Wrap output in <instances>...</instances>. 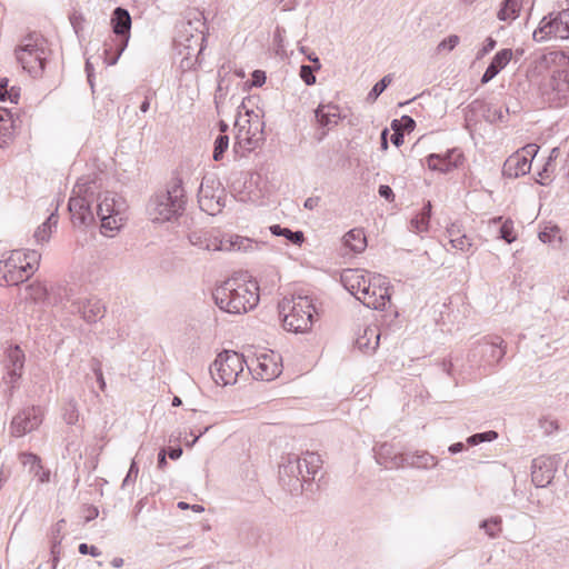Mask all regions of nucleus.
<instances>
[{
  "label": "nucleus",
  "mask_w": 569,
  "mask_h": 569,
  "mask_svg": "<svg viewBox=\"0 0 569 569\" xmlns=\"http://www.w3.org/2000/svg\"><path fill=\"white\" fill-rule=\"evenodd\" d=\"M236 127L238 132L236 134L234 149L240 148L243 151H253L262 144L264 140V121L258 112L246 110L244 116H240L237 119Z\"/></svg>",
  "instance_id": "nucleus-12"
},
{
  "label": "nucleus",
  "mask_w": 569,
  "mask_h": 569,
  "mask_svg": "<svg viewBox=\"0 0 569 569\" xmlns=\"http://www.w3.org/2000/svg\"><path fill=\"white\" fill-rule=\"evenodd\" d=\"M532 37L537 42H545L551 38L569 39V9L545 16Z\"/></svg>",
  "instance_id": "nucleus-14"
},
{
  "label": "nucleus",
  "mask_w": 569,
  "mask_h": 569,
  "mask_svg": "<svg viewBox=\"0 0 569 569\" xmlns=\"http://www.w3.org/2000/svg\"><path fill=\"white\" fill-rule=\"evenodd\" d=\"M280 357L274 352L260 353L250 361L247 360L246 367L248 375H251L257 380L270 381L281 373V366L279 363Z\"/></svg>",
  "instance_id": "nucleus-16"
},
{
  "label": "nucleus",
  "mask_w": 569,
  "mask_h": 569,
  "mask_svg": "<svg viewBox=\"0 0 569 569\" xmlns=\"http://www.w3.org/2000/svg\"><path fill=\"white\" fill-rule=\"evenodd\" d=\"M560 153L559 148H552L550 154L543 164L542 169L538 172L539 179L537 180L540 184L547 186L551 180L556 171V159Z\"/></svg>",
  "instance_id": "nucleus-33"
},
{
  "label": "nucleus",
  "mask_w": 569,
  "mask_h": 569,
  "mask_svg": "<svg viewBox=\"0 0 569 569\" xmlns=\"http://www.w3.org/2000/svg\"><path fill=\"white\" fill-rule=\"evenodd\" d=\"M401 122L403 123L405 129H407L408 131L413 130L416 126L415 120L409 116H403L401 118Z\"/></svg>",
  "instance_id": "nucleus-62"
},
{
  "label": "nucleus",
  "mask_w": 569,
  "mask_h": 569,
  "mask_svg": "<svg viewBox=\"0 0 569 569\" xmlns=\"http://www.w3.org/2000/svg\"><path fill=\"white\" fill-rule=\"evenodd\" d=\"M447 237L453 249L469 251L472 248L471 239L463 232L462 226L458 222L451 223L447 228Z\"/></svg>",
  "instance_id": "nucleus-25"
},
{
  "label": "nucleus",
  "mask_w": 569,
  "mask_h": 569,
  "mask_svg": "<svg viewBox=\"0 0 569 569\" xmlns=\"http://www.w3.org/2000/svg\"><path fill=\"white\" fill-rule=\"evenodd\" d=\"M462 161V153L457 149L448 150L443 154L431 153L427 157V164L430 170H437L442 173L450 172Z\"/></svg>",
  "instance_id": "nucleus-19"
},
{
  "label": "nucleus",
  "mask_w": 569,
  "mask_h": 569,
  "mask_svg": "<svg viewBox=\"0 0 569 569\" xmlns=\"http://www.w3.org/2000/svg\"><path fill=\"white\" fill-rule=\"evenodd\" d=\"M266 82V73L261 70H256L252 73L251 86L261 87Z\"/></svg>",
  "instance_id": "nucleus-54"
},
{
  "label": "nucleus",
  "mask_w": 569,
  "mask_h": 569,
  "mask_svg": "<svg viewBox=\"0 0 569 569\" xmlns=\"http://www.w3.org/2000/svg\"><path fill=\"white\" fill-rule=\"evenodd\" d=\"M92 370L97 377V381L101 388V390H104L106 388V381L103 379L102 370L99 362H96L92 367Z\"/></svg>",
  "instance_id": "nucleus-57"
},
{
  "label": "nucleus",
  "mask_w": 569,
  "mask_h": 569,
  "mask_svg": "<svg viewBox=\"0 0 569 569\" xmlns=\"http://www.w3.org/2000/svg\"><path fill=\"white\" fill-rule=\"evenodd\" d=\"M465 449V445L462 442H456V443H452L448 450L450 453L452 455H456V453H459L461 452L462 450Z\"/></svg>",
  "instance_id": "nucleus-63"
},
{
  "label": "nucleus",
  "mask_w": 569,
  "mask_h": 569,
  "mask_svg": "<svg viewBox=\"0 0 569 569\" xmlns=\"http://www.w3.org/2000/svg\"><path fill=\"white\" fill-rule=\"evenodd\" d=\"M340 279L346 290L370 309L385 310L390 303L389 282L381 274H370L361 269H346Z\"/></svg>",
  "instance_id": "nucleus-2"
},
{
  "label": "nucleus",
  "mask_w": 569,
  "mask_h": 569,
  "mask_svg": "<svg viewBox=\"0 0 569 569\" xmlns=\"http://www.w3.org/2000/svg\"><path fill=\"white\" fill-rule=\"evenodd\" d=\"M496 44H497V41L492 37H488L486 39L482 48L478 50V52L476 54V59L477 60L482 59L486 54H488L491 50L495 49Z\"/></svg>",
  "instance_id": "nucleus-50"
},
{
  "label": "nucleus",
  "mask_w": 569,
  "mask_h": 569,
  "mask_svg": "<svg viewBox=\"0 0 569 569\" xmlns=\"http://www.w3.org/2000/svg\"><path fill=\"white\" fill-rule=\"evenodd\" d=\"M480 529L485 530L486 535L491 538H498L502 530L501 517H491L480 522Z\"/></svg>",
  "instance_id": "nucleus-39"
},
{
  "label": "nucleus",
  "mask_w": 569,
  "mask_h": 569,
  "mask_svg": "<svg viewBox=\"0 0 569 569\" xmlns=\"http://www.w3.org/2000/svg\"><path fill=\"white\" fill-rule=\"evenodd\" d=\"M8 379L14 383L22 373L24 366V353L19 346H10L6 351Z\"/></svg>",
  "instance_id": "nucleus-22"
},
{
  "label": "nucleus",
  "mask_w": 569,
  "mask_h": 569,
  "mask_svg": "<svg viewBox=\"0 0 569 569\" xmlns=\"http://www.w3.org/2000/svg\"><path fill=\"white\" fill-rule=\"evenodd\" d=\"M23 250H13L3 261H0V281L9 286H17L28 279L27 269L22 261Z\"/></svg>",
  "instance_id": "nucleus-17"
},
{
  "label": "nucleus",
  "mask_w": 569,
  "mask_h": 569,
  "mask_svg": "<svg viewBox=\"0 0 569 569\" xmlns=\"http://www.w3.org/2000/svg\"><path fill=\"white\" fill-rule=\"evenodd\" d=\"M315 299L309 296H293L279 302V315L284 330L305 333L311 330L318 317Z\"/></svg>",
  "instance_id": "nucleus-8"
},
{
  "label": "nucleus",
  "mask_w": 569,
  "mask_h": 569,
  "mask_svg": "<svg viewBox=\"0 0 569 569\" xmlns=\"http://www.w3.org/2000/svg\"><path fill=\"white\" fill-rule=\"evenodd\" d=\"M378 192L381 198H383L388 201H393V199H395V193H393L392 189L387 184H381L379 187Z\"/></svg>",
  "instance_id": "nucleus-55"
},
{
  "label": "nucleus",
  "mask_w": 569,
  "mask_h": 569,
  "mask_svg": "<svg viewBox=\"0 0 569 569\" xmlns=\"http://www.w3.org/2000/svg\"><path fill=\"white\" fill-rule=\"evenodd\" d=\"M498 438V433L493 430L475 433L467 439V443L470 446H477L482 442H490Z\"/></svg>",
  "instance_id": "nucleus-44"
},
{
  "label": "nucleus",
  "mask_w": 569,
  "mask_h": 569,
  "mask_svg": "<svg viewBox=\"0 0 569 569\" xmlns=\"http://www.w3.org/2000/svg\"><path fill=\"white\" fill-rule=\"evenodd\" d=\"M315 113L321 127H329L330 124L337 123L339 108L335 104H319Z\"/></svg>",
  "instance_id": "nucleus-30"
},
{
  "label": "nucleus",
  "mask_w": 569,
  "mask_h": 569,
  "mask_svg": "<svg viewBox=\"0 0 569 569\" xmlns=\"http://www.w3.org/2000/svg\"><path fill=\"white\" fill-rule=\"evenodd\" d=\"M48 56V42L38 33H30L24 37L16 50L18 62L33 77H38L43 72Z\"/></svg>",
  "instance_id": "nucleus-10"
},
{
  "label": "nucleus",
  "mask_w": 569,
  "mask_h": 569,
  "mask_svg": "<svg viewBox=\"0 0 569 569\" xmlns=\"http://www.w3.org/2000/svg\"><path fill=\"white\" fill-rule=\"evenodd\" d=\"M520 12V4L517 0H503L497 17L500 21L515 20Z\"/></svg>",
  "instance_id": "nucleus-35"
},
{
  "label": "nucleus",
  "mask_w": 569,
  "mask_h": 569,
  "mask_svg": "<svg viewBox=\"0 0 569 569\" xmlns=\"http://www.w3.org/2000/svg\"><path fill=\"white\" fill-rule=\"evenodd\" d=\"M229 146V137L226 134H219L214 141L213 159L219 161Z\"/></svg>",
  "instance_id": "nucleus-45"
},
{
  "label": "nucleus",
  "mask_w": 569,
  "mask_h": 569,
  "mask_svg": "<svg viewBox=\"0 0 569 569\" xmlns=\"http://www.w3.org/2000/svg\"><path fill=\"white\" fill-rule=\"evenodd\" d=\"M8 82L9 80L7 78L0 79V101H6V96L9 89Z\"/></svg>",
  "instance_id": "nucleus-61"
},
{
  "label": "nucleus",
  "mask_w": 569,
  "mask_h": 569,
  "mask_svg": "<svg viewBox=\"0 0 569 569\" xmlns=\"http://www.w3.org/2000/svg\"><path fill=\"white\" fill-rule=\"evenodd\" d=\"M539 240L543 243H549L553 247H559L562 242L560 228L557 226L546 227L539 232Z\"/></svg>",
  "instance_id": "nucleus-38"
},
{
  "label": "nucleus",
  "mask_w": 569,
  "mask_h": 569,
  "mask_svg": "<svg viewBox=\"0 0 569 569\" xmlns=\"http://www.w3.org/2000/svg\"><path fill=\"white\" fill-rule=\"evenodd\" d=\"M18 118L13 113L0 107V144L4 147L13 138L17 130Z\"/></svg>",
  "instance_id": "nucleus-24"
},
{
  "label": "nucleus",
  "mask_w": 569,
  "mask_h": 569,
  "mask_svg": "<svg viewBox=\"0 0 569 569\" xmlns=\"http://www.w3.org/2000/svg\"><path fill=\"white\" fill-rule=\"evenodd\" d=\"M471 109L473 111L480 112L485 120L491 123L502 121L506 118V113L508 112V109L503 110L502 107L480 101L472 102Z\"/></svg>",
  "instance_id": "nucleus-27"
},
{
  "label": "nucleus",
  "mask_w": 569,
  "mask_h": 569,
  "mask_svg": "<svg viewBox=\"0 0 569 569\" xmlns=\"http://www.w3.org/2000/svg\"><path fill=\"white\" fill-rule=\"evenodd\" d=\"M513 57V51L511 49H501L498 51L486 71L481 77V83H488L491 81L511 61Z\"/></svg>",
  "instance_id": "nucleus-23"
},
{
  "label": "nucleus",
  "mask_w": 569,
  "mask_h": 569,
  "mask_svg": "<svg viewBox=\"0 0 569 569\" xmlns=\"http://www.w3.org/2000/svg\"><path fill=\"white\" fill-rule=\"evenodd\" d=\"M58 218L54 213H51L48 219L38 227V229L34 231V239L38 243H43L49 241L50 236L52 233V228L57 226Z\"/></svg>",
  "instance_id": "nucleus-34"
},
{
  "label": "nucleus",
  "mask_w": 569,
  "mask_h": 569,
  "mask_svg": "<svg viewBox=\"0 0 569 569\" xmlns=\"http://www.w3.org/2000/svg\"><path fill=\"white\" fill-rule=\"evenodd\" d=\"M19 98H20V88L13 86L8 89L6 100H9L12 103H18Z\"/></svg>",
  "instance_id": "nucleus-56"
},
{
  "label": "nucleus",
  "mask_w": 569,
  "mask_h": 569,
  "mask_svg": "<svg viewBox=\"0 0 569 569\" xmlns=\"http://www.w3.org/2000/svg\"><path fill=\"white\" fill-rule=\"evenodd\" d=\"M478 345L482 348L483 360L489 366L498 363L506 355V343L498 336L483 337Z\"/></svg>",
  "instance_id": "nucleus-20"
},
{
  "label": "nucleus",
  "mask_w": 569,
  "mask_h": 569,
  "mask_svg": "<svg viewBox=\"0 0 569 569\" xmlns=\"http://www.w3.org/2000/svg\"><path fill=\"white\" fill-rule=\"evenodd\" d=\"M377 462L386 469H398L405 467L406 453L399 452L393 445L382 443L376 450Z\"/></svg>",
  "instance_id": "nucleus-21"
},
{
  "label": "nucleus",
  "mask_w": 569,
  "mask_h": 569,
  "mask_svg": "<svg viewBox=\"0 0 569 569\" xmlns=\"http://www.w3.org/2000/svg\"><path fill=\"white\" fill-rule=\"evenodd\" d=\"M198 202L202 211L214 216L226 206V191L214 177H203L198 191Z\"/></svg>",
  "instance_id": "nucleus-15"
},
{
  "label": "nucleus",
  "mask_w": 569,
  "mask_h": 569,
  "mask_svg": "<svg viewBox=\"0 0 569 569\" xmlns=\"http://www.w3.org/2000/svg\"><path fill=\"white\" fill-rule=\"evenodd\" d=\"M42 422V411L40 407H29L17 413L10 426L11 435L22 437L28 432L36 430Z\"/></svg>",
  "instance_id": "nucleus-18"
},
{
  "label": "nucleus",
  "mask_w": 569,
  "mask_h": 569,
  "mask_svg": "<svg viewBox=\"0 0 569 569\" xmlns=\"http://www.w3.org/2000/svg\"><path fill=\"white\" fill-rule=\"evenodd\" d=\"M321 198L318 196L309 197L305 200L303 207L308 210H315L319 207Z\"/></svg>",
  "instance_id": "nucleus-59"
},
{
  "label": "nucleus",
  "mask_w": 569,
  "mask_h": 569,
  "mask_svg": "<svg viewBox=\"0 0 569 569\" xmlns=\"http://www.w3.org/2000/svg\"><path fill=\"white\" fill-rule=\"evenodd\" d=\"M79 552L81 555H91L92 557H99L101 556V551L94 547V546H89L87 543H80L79 546Z\"/></svg>",
  "instance_id": "nucleus-53"
},
{
  "label": "nucleus",
  "mask_w": 569,
  "mask_h": 569,
  "mask_svg": "<svg viewBox=\"0 0 569 569\" xmlns=\"http://www.w3.org/2000/svg\"><path fill=\"white\" fill-rule=\"evenodd\" d=\"M531 163L523 156L515 152L505 162V171L509 176L519 177L525 176L530 171Z\"/></svg>",
  "instance_id": "nucleus-28"
},
{
  "label": "nucleus",
  "mask_w": 569,
  "mask_h": 569,
  "mask_svg": "<svg viewBox=\"0 0 569 569\" xmlns=\"http://www.w3.org/2000/svg\"><path fill=\"white\" fill-rule=\"evenodd\" d=\"M187 197L182 179L174 177L167 189L152 196L147 206V213L152 222L170 221L186 209Z\"/></svg>",
  "instance_id": "nucleus-7"
},
{
  "label": "nucleus",
  "mask_w": 569,
  "mask_h": 569,
  "mask_svg": "<svg viewBox=\"0 0 569 569\" xmlns=\"http://www.w3.org/2000/svg\"><path fill=\"white\" fill-rule=\"evenodd\" d=\"M397 122V120L392 122V129L395 130V133L391 136V142L399 147L403 142V134L398 131Z\"/></svg>",
  "instance_id": "nucleus-58"
},
{
  "label": "nucleus",
  "mask_w": 569,
  "mask_h": 569,
  "mask_svg": "<svg viewBox=\"0 0 569 569\" xmlns=\"http://www.w3.org/2000/svg\"><path fill=\"white\" fill-rule=\"evenodd\" d=\"M380 341V331L378 327H367L356 339L357 348L363 353L376 351Z\"/></svg>",
  "instance_id": "nucleus-26"
},
{
  "label": "nucleus",
  "mask_w": 569,
  "mask_h": 569,
  "mask_svg": "<svg viewBox=\"0 0 569 569\" xmlns=\"http://www.w3.org/2000/svg\"><path fill=\"white\" fill-rule=\"evenodd\" d=\"M151 93L149 92L148 94L144 96V100L142 101V103L140 104V111L141 112H147L150 108V99H151Z\"/></svg>",
  "instance_id": "nucleus-64"
},
{
  "label": "nucleus",
  "mask_w": 569,
  "mask_h": 569,
  "mask_svg": "<svg viewBox=\"0 0 569 569\" xmlns=\"http://www.w3.org/2000/svg\"><path fill=\"white\" fill-rule=\"evenodd\" d=\"M431 202L428 201L422 207L420 213L411 219L410 227L413 232L422 233L428 231L431 218Z\"/></svg>",
  "instance_id": "nucleus-32"
},
{
  "label": "nucleus",
  "mask_w": 569,
  "mask_h": 569,
  "mask_svg": "<svg viewBox=\"0 0 569 569\" xmlns=\"http://www.w3.org/2000/svg\"><path fill=\"white\" fill-rule=\"evenodd\" d=\"M406 460L405 466L412 467V468H419V469H428L437 466V458L429 452L426 451H417L415 453H406Z\"/></svg>",
  "instance_id": "nucleus-29"
},
{
  "label": "nucleus",
  "mask_w": 569,
  "mask_h": 569,
  "mask_svg": "<svg viewBox=\"0 0 569 569\" xmlns=\"http://www.w3.org/2000/svg\"><path fill=\"white\" fill-rule=\"evenodd\" d=\"M29 289L34 291V295H32L34 300L46 297L48 302L53 305L63 303L64 301L70 302L73 308L72 311L81 315L88 323L96 322L104 316L106 309L100 299L94 297H76L74 290L71 287L57 286L51 289V292H48L46 287L41 284L29 286Z\"/></svg>",
  "instance_id": "nucleus-5"
},
{
  "label": "nucleus",
  "mask_w": 569,
  "mask_h": 569,
  "mask_svg": "<svg viewBox=\"0 0 569 569\" xmlns=\"http://www.w3.org/2000/svg\"><path fill=\"white\" fill-rule=\"evenodd\" d=\"M111 26L116 38L111 40V43L104 44V60L109 66L117 63L128 46L131 30V17L128 10L121 7L116 8L112 12Z\"/></svg>",
  "instance_id": "nucleus-13"
},
{
  "label": "nucleus",
  "mask_w": 569,
  "mask_h": 569,
  "mask_svg": "<svg viewBox=\"0 0 569 569\" xmlns=\"http://www.w3.org/2000/svg\"><path fill=\"white\" fill-rule=\"evenodd\" d=\"M61 539L56 538L53 540V545L51 546V556H52V569L57 568V565L59 562V556H60V546Z\"/></svg>",
  "instance_id": "nucleus-52"
},
{
  "label": "nucleus",
  "mask_w": 569,
  "mask_h": 569,
  "mask_svg": "<svg viewBox=\"0 0 569 569\" xmlns=\"http://www.w3.org/2000/svg\"><path fill=\"white\" fill-rule=\"evenodd\" d=\"M213 298L216 305L226 312L246 313L259 302L258 284L254 281L228 279L216 288Z\"/></svg>",
  "instance_id": "nucleus-4"
},
{
  "label": "nucleus",
  "mask_w": 569,
  "mask_h": 569,
  "mask_svg": "<svg viewBox=\"0 0 569 569\" xmlns=\"http://www.w3.org/2000/svg\"><path fill=\"white\" fill-rule=\"evenodd\" d=\"M539 147L536 143H528L517 152L523 156L527 160L532 162L533 158L537 156Z\"/></svg>",
  "instance_id": "nucleus-49"
},
{
  "label": "nucleus",
  "mask_w": 569,
  "mask_h": 569,
  "mask_svg": "<svg viewBox=\"0 0 569 569\" xmlns=\"http://www.w3.org/2000/svg\"><path fill=\"white\" fill-rule=\"evenodd\" d=\"M492 223H501L499 228V238L503 239L507 243L516 241L513 221L511 219L502 220V217H496L491 220Z\"/></svg>",
  "instance_id": "nucleus-36"
},
{
  "label": "nucleus",
  "mask_w": 569,
  "mask_h": 569,
  "mask_svg": "<svg viewBox=\"0 0 569 569\" xmlns=\"http://www.w3.org/2000/svg\"><path fill=\"white\" fill-rule=\"evenodd\" d=\"M188 238L192 246L209 251L250 252L259 247L258 242L250 238L231 233L219 238L209 237L203 231H193Z\"/></svg>",
  "instance_id": "nucleus-9"
},
{
  "label": "nucleus",
  "mask_w": 569,
  "mask_h": 569,
  "mask_svg": "<svg viewBox=\"0 0 569 569\" xmlns=\"http://www.w3.org/2000/svg\"><path fill=\"white\" fill-rule=\"evenodd\" d=\"M343 243L356 253L362 252L367 247L365 232L361 229H351L343 236Z\"/></svg>",
  "instance_id": "nucleus-31"
},
{
  "label": "nucleus",
  "mask_w": 569,
  "mask_h": 569,
  "mask_svg": "<svg viewBox=\"0 0 569 569\" xmlns=\"http://www.w3.org/2000/svg\"><path fill=\"white\" fill-rule=\"evenodd\" d=\"M315 70L316 69L312 66L308 64H302L300 67V77L307 86H311L316 82V77L313 76Z\"/></svg>",
  "instance_id": "nucleus-48"
},
{
  "label": "nucleus",
  "mask_w": 569,
  "mask_h": 569,
  "mask_svg": "<svg viewBox=\"0 0 569 569\" xmlns=\"http://www.w3.org/2000/svg\"><path fill=\"white\" fill-rule=\"evenodd\" d=\"M101 189L102 183L97 177L80 178L72 189L68 209L74 226H89L94 221L92 204L96 203L101 232L113 237L123 224L126 203L116 193Z\"/></svg>",
  "instance_id": "nucleus-1"
},
{
  "label": "nucleus",
  "mask_w": 569,
  "mask_h": 569,
  "mask_svg": "<svg viewBox=\"0 0 569 569\" xmlns=\"http://www.w3.org/2000/svg\"><path fill=\"white\" fill-rule=\"evenodd\" d=\"M20 461L24 467L30 468V472H34L36 475L42 469L39 457L33 453H21Z\"/></svg>",
  "instance_id": "nucleus-43"
},
{
  "label": "nucleus",
  "mask_w": 569,
  "mask_h": 569,
  "mask_svg": "<svg viewBox=\"0 0 569 569\" xmlns=\"http://www.w3.org/2000/svg\"><path fill=\"white\" fill-rule=\"evenodd\" d=\"M391 81H392L391 74L385 76L380 81H378L373 86V88L368 93L367 99L370 101H375L387 89V87L391 83Z\"/></svg>",
  "instance_id": "nucleus-42"
},
{
  "label": "nucleus",
  "mask_w": 569,
  "mask_h": 569,
  "mask_svg": "<svg viewBox=\"0 0 569 569\" xmlns=\"http://www.w3.org/2000/svg\"><path fill=\"white\" fill-rule=\"evenodd\" d=\"M460 42V38L457 34H450L449 37L441 40L437 46V52L443 51L451 52Z\"/></svg>",
  "instance_id": "nucleus-46"
},
{
  "label": "nucleus",
  "mask_w": 569,
  "mask_h": 569,
  "mask_svg": "<svg viewBox=\"0 0 569 569\" xmlns=\"http://www.w3.org/2000/svg\"><path fill=\"white\" fill-rule=\"evenodd\" d=\"M247 360L242 355L224 350L220 352L210 366V375L214 382L220 386L236 385L244 373Z\"/></svg>",
  "instance_id": "nucleus-11"
},
{
  "label": "nucleus",
  "mask_w": 569,
  "mask_h": 569,
  "mask_svg": "<svg viewBox=\"0 0 569 569\" xmlns=\"http://www.w3.org/2000/svg\"><path fill=\"white\" fill-rule=\"evenodd\" d=\"M321 466L322 459L316 452L289 456L279 467V479L283 489L295 496L301 493L303 485L315 478Z\"/></svg>",
  "instance_id": "nucleus-6"
},
{
  "label": "nucleus",
  "mask_w": 569,
  "mask_h": 569,
  "mask_svg": "<svg viewBox=\"0 0 569 569\" xmlns=\"http://www.w3.org/2000/svg\"><path fill=\"white\" fill-rule=\"evenodd\" d=\"M138 472H139L138 465L134 460H132L130 468L127 472V476L124 477V479L122 481L121 488L126 489L127 487H129L130 483L134 482L138 477Z\"/></svg>",
  "instance_id": "nucleus-47"
},
{
  "label": "nucleus",
  "mask_w": 569,
  "mask_h": 569,
  "mask_svg": "<svg viewBox=\"0 0 569 569\" xmlns=\"http://www.w3.org/2000/svg\"><path fill=\"white\" fill-rule=\"evenodd\" d=\"M41 254L36 250L23 251L22 261L24 262L23 266L27 269L28 278L38 269Z\"/></svg>",
  "instance_id": "nucleus-40"
},
{
  "label": "nucleus",
  "mask_w": 569,
  "mask_h": 569,
  "mask_svg": "<svg viewBox=\"0 0 569 569\" xmlns=\"http://www.w3.org/2000/svg\"><path fill=\"white\" fill-rule=\"evenodd\" d=\"M540 471H541V467L540 466L538 467V462L535 461L532 465V472H531L532 482L537 487L543 488L550 482L552 475H551L550 470H548L546 473H541Z\"/></svg>",
  "instance_id": "nucleus-41"
},
{
  "label": "nucleus",
  "mask_w": 569,
  "mask_h": 569,
  "mask_svg": "<svg viewBox=\"0 0 569 569\" xmlns=\"http://www.w3.org/2000/svg\"><path fill=\"white\" fill-rule=\"evenodd\" d=\"M64 419L69 425H73L78 421V412L73 402L69 403V407L64 413Z\"/></svg>",
  "instance_id": "nucleus-51"
},
{
  "label": "nucleus",
  "mask_w": 569,
  "mask_h": 569,
  "mask_svg": "<svg viewBox=\"0 0 569 569\" xmlns=\"http://www.w3.org/2000/svg\"><path fill=\"white\" fill-rule=\"evenodd\" d=\"M539 67L548 70V78L540 87L543 100L555 108L569 103V56L562 51L543 53Z\"/></svg>",
  "instance_id": "nucleus-3"
},
{
  "label": "nucleus",
  "mask_w": 569,
  "mask_h": 569,
  "mask_svg": "<svg viewBox=\"0 0 569 569\" xmlns=\"http://www.w3.org/2000/svg\"><path fill=\"white\" fill-rule=\"evenodd\" d=\"M63 527H64V520H60L54 525V527L52 529V541L54 540V537L58 539L60 538L62 540Z\"/></svg>",
  "instance_id": "nucleus-60"
},
{
  "label": "nucleus",
  "mask_w": 569,
  "mask_h": 569,
  "mask_svg": "<svg viewBox=\"0 0 569 569\" xmlns=\"http://www.w3.org/2000/svg\"><path fill=\"white\" fill-rule=\"evenodd\" d=\"M270 231L273 236L284 237L288 241H290L293 244H301L305 240L302 231H292L288 228H282L279 224L271 226Z\"/></svg>",
  "instance_id": "nucleus-37"
}]
</instances>
